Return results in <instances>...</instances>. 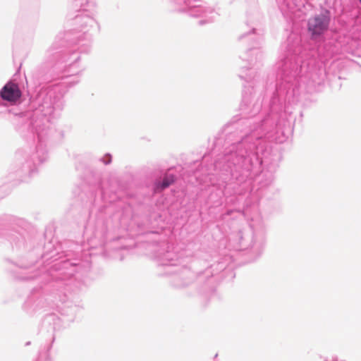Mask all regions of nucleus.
Returning <instances> with one entry per match:
<instances>
[{"label":"nucleus","instance_id":"39448f33","mask_svg":"<svg viewBox=\"0 0 361 361\" xmlns=\"http://www.w3.org/2000/svg\"><path fill=\"white\" fill-rule=\"evenodd\" d=\"M182 254L178 247L168 246L166 252L159 256V264L166 269V274H173V283L176 287H183L189 284L192 278V271L185 267H178L181 263Z\"/></svg>","mask_w":361,"mask_h":361},{"label":"nucleus","instance_id":"2eb2a0df","mask_svg":"<svg viewBox=\"0 0 361 361\" xmlns=\"http://www.w3.org/2000/svg\"><path fill=\"white\" fill-rule=\"evenodd\" d=\"M1 100H3V99L0 97V106L3 105V102Z\"/></svg>","mask_w":361,"mask_h":361},{"label":"nucleus","instance_id":"9d476101","mask_svg":"<svg viewBox=\"0 0 361 361\" xmlns=\"http://www.w3.org/2000/svg\"><path fill=\"white\" fill-rule=\"evenodd\" d=\"M175 176L173 174L167 173L164 177V179L161 180H157L154 183V192H161V190L168 188L170 185H171L175 181Z\"/></svg>","mask_w":361,"mask_h":361},{"label":"nucleus","instance_id":"9b49d317","mask_svg":"<svg viewBox=\"0 0 361 361\" xmlns=\"http://www.w3.org/2000/svg\"><path fill=\"white\" fill-rule=\"evenodd\" d=\"M50 346H47L44 348V349L41 350L39 353V357L35 361H50L49 351L50 349Z\"/></svg>","mask_w":361,"mask_h":361},{"label":"nucleus","instance_id":"20e7f679","mask_svg":"<svg viewBox=\"0 0 361 361\" xmlns=\"http://www.w3.org/2000/svg\"><path fill=\"white\" fill-rule=\"evenodd\" d=\"M255 136L252 134L246 135L240 141L231 145L226 149L221 160L215 162V167H220L221 164L228 168L238 166L241 168L247 167L251 164L252 157L257 154V144L253 142Z\"/></svg>","mask_w":361,"mask_h":361},{"label":"nucleus","instance_id":"1a4fd4ad","mask_svg":"<svg viewBox=\"0 0 361 361\" xmlns=\"http://www.w3.org/2000/svg\"><path fill=\"white\" fill-rule=\"evenodd\" d=\"M175 176L173 174L167 173L164 177V179L161 180H157L154 183V192H161V190L168 188L170 185H171L175 181Z\"/></svg>","mask_w":361,"mask_h":361},{"label":"nucleus","instance_id":"f03ea898","mask_svg":"<svg viewBox=\"0 0 361 361\" xmlns=\"http://www.w3.org/2000/svg\"><path fill=\"white\" fill-rule=\"evenodd\" d=\"M264 32L252 28L239 35L237 38L238 59V75L241 80L252 82L257 80L263 66L264 54L262 51Z\"/></svg>","mask_w":361,"mask_h":361},{"label":"nucleus","instance_id":"0eeeda50","mask_svg":"<svg viewBox=\"0 0 361 361\" xmlns=\"http://www.w3.org/2000/svg\"><path fill=\"white\" fill-rule=\"evenodd\" d=\"M330 18L328 14L321 13L311 17L307 22V31L312 39H317L329 29Z\"/></svg>","mask_w":361,"mask_h":361},{"label":"nucleus","instance_id":"f257e3e1","mask_svg":"<svg viewBox=\"0 0 361 361\" xmlns=\"http://www.w3.org/2000/svg\"><path fill=\"white\" fill-rule=\"evenodd\" d=\"M54 93L51 90L43 98L42 102L38 108L35 109L29 121V128L34 136L37 138L36 153L32 155L30 159L21 152H17L15 154L14 164L30 173L34 171L36 165L35 159H37L39 164L47 159V151L44 142L49 135L51 119L54 118L56 111L62 109V102L60 98L53 97Z\"/></svg>","mask_w":361,"mask_h":361},{"label":"nucleus","instance_id":"423d86ee","mask_svg":"<svg viewBox=\"0 0 361 361\" xmlns=\"http://www.w3.org/2000/svg\"><path fill=\"white\" fill-rule=\"evenodd\" d=\"M174 2L178 11L188 13L193 17L203 18L200 20V25L212 22L218 15L212 7L207 6L202 0H174Z\"/></svg>","mask_w":361,"mask_h":361},{"label":"nucleus","instance_id":"7ed1b4c3","mask_svg":"<svg viewBox=\"0 0 361 361\" xmlns=\"http://www.w3.org/2000/svg\"><path fill=\"white\" fill-rule=\"evenodd\" d=\"M75 23L80 27V32L78 38V48L68 53H62L60 49L61 43L59 44L58 37L47 51V57L50 60H56L62 63H67L66 71L69 75H76L80 71V67L78 62L80 59V53H87L90 50L92 36L88 34L91 30L96 29L98 27L97 22L94 19L93 14L89 15L87 12H82L80 15L76 16ZM66 75V77H68Z\"/></svg>","mask_w":361,"mask_h":361},{"label":"nucleus","instance_id":"ddd939ff","mask_svg":"<svg viewBox=\"0 0 361 361\" xmlns=\"http://www.w3.org/2000/svg\"><path fill=\"white\" fill-rule=\"evenodd\" d=\"M78 82H79V79H78V77L77 76L73 80L68 82V83H70L71 85H74L78 83Z\"/></svg>","mask_w":361,"mask_h":361},{"label":"nucleus","instance_id":"4468645a","mask_svg":"<svg viewBox=\"0 0 361 361\" xmlns=\"http://www.w3.org/2000/svg\"><path fill=\"white\" fill-rule=\"evenodd\" d=\"M246 99H247L246 96L243 95V102H245Z\"/></svg>","mask_w":361,"mask_h":361},{"label":"nucleus","instance_id":"f8f14e48","mask_svg":"<svg viewBox=\"0 0 361 361\" xmlns=\"http://www.w3.org/2000/svg\"><path fill=\"white\" fill-rule=\"evenodd\" d=\"M102 161H103V163L104 164H110L111 161V155L109 154H106L105 157L102 159Z\"/></svg>","mask_w":361,"mask_h":361},{"label":"nucleus","instance_id":"6e6552de","mask_svg":"<svg viewBox=\"0 0 361 361\" xmlns=\"http://www.w3.org/2000/svg\"><path fill=\"white\" fill-rule=\"evenodd\" d=\"M22 93L17 83L8 82L0 90V97L6 102L14 103L21 97Z\"/></svg>","mask_w":361,"mask_h":361},{"label":"nucleus","instance_id":"f3484780","mask_svg":"<svg viewBox=\"0 0 361 361\" xmlns=\"http://www.w3.org/2000/svg\"><path fill=\"white\" fill-rule=\"evenodd\" d=\"M361 1V0H360Z\"/></svg>","mask_w":361,"mask_h":361},{"label":"nucleus","instance_id":"dca6fc26","mask_svg":"<svg viewBox=\"0 0 361 361\" xmlns=\"http://www.w3.org/2000/svg\"><path fill=\"white\" fill-rule=\"evenodd\" d=\"M259 140L258 138L256 139V142H259Z\"/></svg>","mask_w":361,"mask_h":361}]
</instances>
